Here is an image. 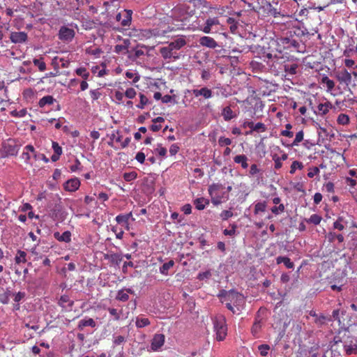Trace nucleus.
<instances>
[{
	"mask_svg": "<svg viewBox=\"0 0 357 357\" xmlns=\"http://www.w3.org/2000/svg\"><path fill=\"white\" fill-rule=\"evenodd\" d=\"M303 31L298 27H293L288 30L286 36L277 38H271L270 40V48L275 49L278 54L283 52L285 54L291 52H303L305 51V45L301 43L299 35Z\"/></svg>",
	"mask_w": 357,
	"mask_h": 357,
	"instance_id": "nucleus-1",
	"label": "nucleus"
},
{
	"mask_svg": "<svg viewBox=\"0 0 357 357\" xmlns=\"http://www.w3.org/2000/svg\"><path fill=\"white\" fill-rule=\"evenodd\" d=\"M354 69H357V65L355 66ZM352 76L357 78V71L349 72L347 69H342L335 73V77L339 84L343 85L344 89L348 90L351 93H352L351 88L356 86Z\"/></svg>",
	"mask_w": 357,
	"mask_h": 357,
	"instance_id": "nucleus-2",
	"label": "nucleus"
},
{
	"mask_svg": "<svg viewBox=\"0 0 357 357\" xmlns=\"http://www.w3.org/2000/svg\"><path fill=\"white\" fill-rule=\"evenodd\" d=\"M212 322L216 340L218 341L224 340L227 334V326L225 316L218 314L212 318Z\"/></svg>",
	"mask_w": 357,
	"mask_h": 357,
	"instance_id": "nucleus-3",
	"label": "nucleus"
},
{
	"mask_svg": "<svg viewBox=\"0 0 357 357\" xmlns=\"http://www.w3.org/2000/svg\"><path fill=\"white\" fill-rule=\"evenodd\" d=\"M225 301H226L225 305L227 308L234 314L236 313L234 307L237 308V310H239V307L243 305L245 303L243 295L235 291L226 292Z\"/></svg>",
	"mask_w": 357,
	"mask_h": 357,
	"instance_id": "nucleus-4",
	"label": "nucleus"
},
{
	"mask_svg": "<svg viewBox=\"0 0 357 357\" xmlns=\"http://www.w3.org/2000/svg\"><path fill=\"white\" fill-rule=\"evenodd\" d=\"M223 190L224 186L220 183H213L209 185L208 191L213 205L218 206L223 202V199H228L229 196L225 192H222V195H218V192Z\"/></svg>",
	"mask_w": 357,
	"mask_h": 357,
	"instance_id": "nucleus-5",
	"label": "nucleus"
},
{
	"mask_svg": "<svg viewBox=\"0 0 357 357\" xmlns=\"http://www.w3.org/2000/svg\"><path fill=\"white\" fill-rule=\"evenodd\" d=\"M299 9L296 0H286L281 3V13L283 19H292Z\"/></svg>",
	"mask_w": 357,
	"mask_h": 357,
	"instance_id": "nucleus-6",
	"label": "nucleus"
},
{
	"mask_svg": "<svg viewBox=\"0 0 357 357\" xmlns=\"http://www.w3.org/2000/svg\"><path fill=\"white\" fill-rule=\"evenodd\" d=\"M258 3L263 8H264L265 11L266 12L268 16H273L275 18H279L282 17L281 13V4L279 8L274 6L270 2H268L265 0H257Z\"/></svg>",
	"mask_w": 357,
	"mask_h": 357,
	"instance_id": "nucleus-7",
	"label": "nucleus"
},
{
	"mask_svg": "<svg viewBox=\"0 0 357 357\" xmlns=\"http://www.w3.org/2000/svg\"><path fill=\"white\" fill-rule=\"evenodd\" d=\"M75 36L74 29L68 28L66 26H61L58 33V38L64 43L71 42Z\"/></svg>",
	"mask_w": 357,
	"mask_h": 357,
	"instance_id": "nucleus-8",
	"label": "nucleus"
},
{
	"mask_svg": "<svg viewBox=\"0 0 357 357\" xmlns=\"http://www.w3.org/2000/svg\"><path fill=\"white\" fill-rule=\"evenodd\" d=\"M159 52L163 59L168 60L169 62L178 60L181 58V54L174 52L167 45L161 47L159 49Z\"/></svg>",
	"mask_w": 357,
	"mask_h": 357,
	"instance_id": "nucleus-9",
	"label": "nucleus"
},
{
	"mask_svg": "<svg viewBox=\"0 0 357 357\" xmlns=\"http://www.w3.org/2000/svg\"><path fill=\"white\" fill-rule=\"evenodd\" d=\"M132 10L125 9L116 15V20L120 22L121 26H128L132 21Z\"/></svg>",
	"mask_w": 357,
	"mask_h": 357,
	"instance_id": "nucleus-10",
	"label": "nucleus"
},
{
	"mask_svg": "<svg viewBox=\"0 0 357 357\" xmlns=\"http://www.w3.org/2000/svg\"><path fill=\"white\" fill-rule=\"evenodd\" d=\"M32 157L36 160L38 159L37 151H36L33 146L31 144H28L24 148L21 158L24 160L26 164H30V160Z\"/></svg>",
	"mask_w": 357,
	"mask_h": 357,
	"instance_id": "nucleus-11",
	"label": "nucleus"
},
{
	"mask_svg": "<svg viewBox=\"0 0 357 357\" xmlns=\"http://www.w3.org/2000/svg\"><path fill=\"white\" fill-rule=\"evenodd\" d=\"M3 148L6 156L17 155L19 151V146L11 139H9L7 142L3 143Z\"/></svg>",
	"mask_w": 357,
	"mask_h": 357,
	"instance_id": "nucleus-12",
	"label": "nucleus"
},
{
	"mask_svg": "<svg viewBox=\"0 0 357 357\" xmlns=\"http://www.w3.org/2000/svg\"><path fill=\"white\" fill-rule=\"evenodd\" d=\"M161 34L158 29H141L139 30L137 36L139 40H145L152 38L158 37Z\"/></svg>",
	"mask_w": 357,
	"mask_h": 357,
	"instance_id": "nucleus-13",
	"label": "nucleus"
},
{
	"mask_svg": "<svg viewBox=\"0 0 357 357\" xmlns=\"http://www.w3.org/2000/svg\"><path fill=\"white\" fill-rule=\"evenodd\" d=\"M165 337L162 333H156L151 340V348L153 351H158L165 343Z\"/></svg>",
	"mask_w": 357,
	"mask_h": 357,
	"instance_id": "nucleus-14",
	"label": "nucleus"
},
{
	"mask_svg": "<svg viewBox=\"0 0 357 357\" xmlns=\"http://www.w3.org/2000/svg\"><path fill=\"white\" fill-rule=\"evenodd\" d=\"M28 39V35L24 31H12L10 35V40L13 43H23Z\"/></svg>",
	"mask_w": 357,
	"mask_h": 357,
	"instance_id": "nucleus-15",
	"label": "nucleus"
},
{
	"mask_svg": "<svg viewBox=\"0 0 357 357\" xmlns=\"http://www.w3.org/2000/svg\"><path fill=\"white\" fill-rule=\"evenodd\" d=\"M195 97L202 96L204 99L207 100L213 97V91L208 87H202L201 89H195L192 91Z\"/></svg>",
	"mask_w": 357,
	"mask_h": 357,
	"instance_id": "nucleus-16",
	"label": "nucleus"
},
{
	"mask_svg": "<svg viewBox=\"0 0 357 357\" xmlns=\"http://www.w3.org/2000/svg\"><path fill=\"white\" fill-rule=\"evenodd\" d=\"M186 45V40L184 38H178L170 43H167V45L171 50L176 53Z\"/></svg>",
	"mask_w": 357,
	"mask_h": 357,
	"instance_id": "nucleus-17",
	"label": "nucleus"
},
{
	"mask_svg": "<svg viewBox=\"0 0 357 357\" xmlns=\"http://www.w3.org/2000/svg\"><path fill=\"white\" fill-rule=\"evenodd\" d=\"M58 304L61 306L63 310L70 311L74 305V301L70 300L67 295H63L60 297Z\"/></svg>",
	"mask_w": 357,
	"mask_h": 357,
	"instance_id": "nucleus-18",
	"label": "nucleus"
},
{
	"mask_svg": "<svg viewBox=\"0 0 357 357\" xmlns=\"http://www.w3.org/2000/svg\"><path fill=\"white\" fill-rule=\"evenodd\" d=\"M104 259L108 260L112 265L119 266L123 260V256L119 253L108 252L104 254Z\"/></svg>",
	"mask_w": 357,
	"mask_h": 357,
	"instance_id": "nucleus-19",
	"label": "nucleus"
},
{
	"mask_svg": "<svg viewBox=\"0 0 357 357\" xmlns=\"http://www.w3.org/2000/svg\"><path fill=\"white\" fill-rule=\"evenodd\" d=\"M79 186L80 181L77 178L69 179L63 184L64 189L68 192H75Z\"/></svg>",
	"mask_w": 357,
	"mask_h": 357,
	"instance_id": "nucleus-20",
	"label": "nucleus"
},
{
	"mask_svg": "<svg viewBox=\"0 0 357 357\" xmlns=\"http://www.w3.org/2000/svg\"><path fill=\"white\" fill-rule=\"evenodd\" d=\"M333 107V106L332 103L328 100H326L324 102H321L318 105L317 112H315V113L319 116H324L327 114L329 110Z\"/></svg>",
	"mask_w": 357,
	"mask_h": 357,
	"instance_id": "nucleus-21",
	"label": "nucleus"
},
{
	"mask_svg": "<svg viewBox=\"0 0 357 357\" xmlns=\"http://www.w3.org/2000/svg\"><path fill=\"white\" fill-rule=\"evenodd\" d=\"M199 44L202 46L214 49L218 46L216 41L211 37L202 36L199 39Z\"/></svg>",
	"mask_w": 357,
	"mask_h": 357,
	"instance_id": "nucleus-22",
	"label": "nucleus"
},
{
	"mask_svg": "<svg viewBox=\"0 0 357 357\" xmlns=\"http://www.w3.org/2000/svg\"><path fill=\"white\" fill-rule=\"evenodd\" d=\"M87 326L91 328H95L96 326V323L93 319L86 317L84 319H81L78 323L77 328L79 331H83V329Z\"/></svg>",
	"mask_w": 357,
	"mask_h": 357,
	"instance_id": "nucleus-23",
	"label": "nucleus"
},
{
	"mask_svg": "<svg viewBox=\"0 0 357 357\" xmlns=\"http://www.w3.org/2000/svg\"><path fill=\"white\" fill-rule=\"evenodd\" d=\"M321 83L326 87L327 92H332L334 90L335 84L333 79H331L327 75H323L321 79Z\"/></svg>",
	"mask_w": 357,
	"mask_h": 357,
	"instance_id": "nucleus-24",
	"label": "nucleus"
},
{
	"mask_svg": "<svg viewBox=\"0 0 357 357\" xmlns=\"http://www.w3.org/2000/svg\"><path fill=\"white\" fill-rule=\"evenodd\" d=\"M128 294H134V291L130 289H121L118 291L116 299L126 302L129 299Z\"/></svg>",
	"mask_w": 357,
	"mask_h": 357,
	"instance_id": "nucleus-25",
	"label": "nucleus"
},
{
	"mask_svg": "<svg viewBox=\"0 0 357 357\" xmlns=\"http://www.w3.org/2000/svg\"><path fill=\"white\" fill-rule=\"evenodd\" d=\"M355 54H357V45H354V42L350 43L343 52V55L347 58H351Z\"/></svg>",
	"mask_w": 357,
	"mask_h": 357,
	"instance_id": "nucleus-26",
	"label": "nucleus"
},
{
	"mask_svg": "<svg viewBox=\"0 0 357 357\" xmlns=\"http://www.w3.org/2000/svg\"><path fill=\"white\" fill-rule=\"evenodd\" d=\"M221 114L226 121H229L236 116V114L232 111L230 106L224 107L222 109Z\"/></svg>",
	"mask_w": 357,
	"mask_h": 357,
	"instance_id": "nucleus-27",
	"label": "nucleus"
},
{
	"mask_svg": "<svg viewBox=\"0 0 357 357\" xmlns=\"http://www.w3.org/2000/svg\"><path fill=\"white\" fill-rule=\"evenodd\" d=\"M52 149L54 153L51 156V160L53 162H56L62 154V148L57 142H52Z\"/></svg>",
	"mask_w": 357,
	"mask_h": 357,
	"instance_id": "nucleus-28",
	"label": "nucleus"
},
{
	"mask_svg": "<svg viewBox=\"0 0 357 357\" xmlns=\"http://www.w3.org/2000/svg\"><path fill=\"white\" fill-rule=\"evenodd\" d=\"M248 157L243 154L237 155L234 158V162L236 164L241 165L243 169H247L248 167Z\"/></svg>",
	"mask_w": 357,
	"mask_h": 357,
	"instance_id": "nucleus-29",
	"label": "nucleus"
},
{
	"mask_svg": "<svg viewBox=\"0 0 357 357\" xmlns=\"http://www.w3.org/2000/svg\"><path fill=\"white\" fill-rule=\"evenodd\" d=\"M54 102H56V100L52 96H45L39 100L38 106L40 107H44L45 105L54 104Z\"/></svg>",
	"mask_w": 357,
	"mask_h": 357,
	"instance_id": "nucleus-30",
	"label": "nucleus"
},
{
	"mask_svg": "<svg viewBox=\"0 0 357 357\" xmlns=\"http://www.w3.org/2000/svg\"><path fill=\"white\" fill-rule=\"evenodd\" d=\"M131 218H132V212H130V213H125V214L118 215L116 217L115 220L118 224L123 225L126 223L128 222L129 220Z\"/></svg>",
	"mask_w": 357,
	"mask_h": 357,
	"instance_id": "nucleus-31",
	"label": "nucleus"
},
{
	"mask_svg": "<svg viewBox=\"0 0 357 357\" xmlns=\"http://www.w3.org/2000/svg\"><path fill=\"white\" fill-rule=\"evenodd\" d=\"M283 263L287 268H293L294 264L291 261L290 258L287 257L279 256L276 258V264H280Z\"/></svg>",
	"mask_w": 357,
	"mask_h": 357,
	"instance_id": "nucleus-32",
	"label": "nucleus"
},
{
	"mask_svg": "<svg viewBox=\"0 0 357 357\" xmlns=\"http://www.w3.org/2000/svg\"><path fill=\"white\" fill-rule=\"evenodd\" d=\"M208 204V199L204 197L197 198L194 200V205L195 206V208L199 211L204 209L206 206Z\"/></svg>",
	"mask_w": 357,
	"mask_h": 357,
	"instance_id": "nucleus-33",
	"label": "nucleus"
},
{
	"mask_svg": "<svg viewBox=\"0 0 357 357\" xmlns=\"http://www.w3.org/2000/svg\"><path fill=\"white\" fill-rule=\"evenodd\" d=\"M130 42L128 39L123 40V43L121 45H116L114 47V52L117 54H126L128 50V45Z\"/></svg>",
	"mask_w": 357,
	"mask_h": 357,
	"instance_id": "nucleus-34",
	"label": "nucleus"
},
{
	"mask_svg": "<svg viewBox=\"0 0 357 357\" xmlns=\"http://www.w3.org/2000/svg\"><path fill=\"white\" fill-rule=\"evenodd\" d=\"M326 238L328 239V241L330 243L334 242L335 239H337L339 243H342L344 240V238L342 234H337L333 231H329L327 234V235L326 236Z\"/></svg>",
	"mask_w": 357,
	"mask_h": 357,
	"instance_id": "nucleus-35",
	"label": "nucleus"
},
{
	"mask_svg": "<svg viewBox=\"0 0 357 357\" xmlns=\"http://www.w3.org/2000/svg\"><path fill=\"white\" fill-rule=\"evenodd\" d=\"M54 237L59 241L69 243L71 241V233L69 231H66L60 235L59 232H56L54 234Z\"/></svg>",
	"mask_w": 357,
	"mask_h": 357,
	"instance_id": "nucleus-36",
	"label": "nucleus"
},
{
	"mask_svg": "<svg viewBox=\"0 0 357 357\" xmlns=\"http://www.w3.org/2000/svg\"><path fill=\"white\" fill-rule=\"evenodd\" d=\"M280 20H278L275 21V24H280L281 26H284V28L287 29L288 30H290L293 27V23L294 22V20L291 19H283L282 17H280Z\"/></svg>",
	"mask_w": 357,
	"mask_h": 357,
	"instance_id": "nucleus-37",
	"label": "nucleus"
},
{
	"mask_svg": "<svg viewBox=\"0 0 357 357\" xmlns=\"http://www.w3.org/2000/svg\"><path fill=\"white\" fill-rule=\"evenodd\" d=\"M152 121L153 122V124L150 127V129L153 131V132H158L159 131L162 126L160 124H157V123H162L165 121V119L162 116H158L155 119H153L152 120Z\"/></svg>",
	"mask_w": 357,
	"mask_h": 357,
	"instance_id": "nucleus-38",
	"label": "nucleus"
},
{
	"mask_svg": "<svg viewBox=\"0 0 357 357\" xmlns=\"http://www.w3.org/2000/svg\"><path fill=\"white\" fill-rule=\"evenodd\" d=\"M15 261L16 264H20L21 263L26 262V253L21 250H17V255L15 257Z\"/></svg>",
	"mask_w": 357,
	"mask_h": 357,
	"instance_id": "nucleus-39",
	"label": "nucleus"
},
{
	"mask_svg": "<svg viewBox=\"0 0 357 357\" xmlns=\"http://www.w3.org/2000/svg\"><path fill=\"white\" fill-rule=\"evenodd\" d=\"M298 66L297 63L284 65V72L288 75H294L297 73Z\"/></svg>",
	"mask_w": 357,
	"mask_h": 357,
	"instance_id": "nucleus-40",
	"label": "nucleus"
},
{
	"mask_svg": "<svg viewBox=\"0 0 357 357\" xmlns=\"http://www.w3.org/2000/svg\"><path fill=\"white\" fill-rule=\"evenodd\" d=\"M137 328H144L151 324V321L148 318L137 317L135 322Z\"/></svg>",
	"mask_w": 357,
	"mask_h": 357,
	"instance_id": "nucleus-41",
	"label": "nucleus"
},
{
	"mask_svg": "<svg viewBox=\"0 0 357 357\" xmlns=\"http://www.w3.org/2000/svg\"><path fill=\"white\" fill-rule=\"evenodd\" d=\"M266 206L267 204L266 202L265 201L256 203L255 205L254 213L257 215L259 213L264 212L266 211Z\"/></svg>",
	"mask_w": 357,
	"mask_h": 357,
	"instance_id": "nucleus-42",
	"label": "nucleus"
},
{
	"mask_svg": "<svg viewBox=\"0 0 357 357\" xmlns=\"http://www.w3.org/2000/svg\"><path fill=\"white\" fill-rule=\"evenodd\" d=\"M266 126L264 123L261 122H259L256 124L254 123L252 130L247 132L246 134H252L253 131H256L257 132H263L266 130Z\"/></svg>",
	"mask_w": 357,
	"mask_h": 357,
	"instance_id": "nucleus-43",
	"label": "nucleus"
},
{
	"mask_svg": "<svg viewBox=\"0 0 357 357\" xmlns=\"http://www.w3.org/2000/svg\"><path fill=\"white\" fill-rule=\"evenodd\" d=\"M174 265V261L173 260H169L168 262L163 264L162 266L160 268V273L165 275H167L169 269L173 267Z\"/></svg>",
	"mask_w": 357,
	"mask_h": 357,
	"instance_id": "nucleus-44",
	"label": "nucleus"
},
{
	"mask_svg": "<svg viewBox=\"0 0 357 357\" xmlns=\"http://www.w3.org/2000/svg\"><path fill=\"white\" fill-rule=\"evenodd\" d=\"M308 14V10L307 8H301L300 10L295 13L294 19L297 21H302L304 17H307Z\"/></svg>",
	"mask_w": 357,
	"mask_h": 357,
	"instance_id": "nucleus-45",
	"label": "nucleus"
},
{
	"mask_svg": "<svg viewBox=\"0 0 357 357\" xmlns=\"http://www.w3.org/2000/svg\"><path fill=\"white\" fill-rule=\"evenodd\" d=\"M111 142H108V144L112 146V142L115 141L116 142H121L122 135L120 134L119 130H114L110 136Z\"/></svg>",
	"mask_w": 357,
	"mask_h": 357,
	"instance_id": "nucleus-46",
	"label": "nucleus"
},
{
	"mask_svg": "<svg viewBox=\"0 0 357 357\" xmlns=\"http://www.w3.org/2000/svg\"><path fill=\"white\" fill-rule=\"evenodd\" d=\"M139 103L136 105L138 109H144L149 103L148 98L143 93H139Z\"/></svg>",
	"mask_w": 357,
	"mask_h": 357,
	"instance_id": "nucleus-47",
	"label": "nucleus"
},
{
	"mask_svg": "<svg viewBox=\"0 0 357 357\" xmlns=\"http://www.w3.org/2000/svg\"><path fill=\"white\" fill-rule=\"evenodd\" d=\"M75 73L78 75L82 77L84 79L87 80L90 73L89 71H87L86 68L81 67L78 68L75 70Z\"/></svg>",
	"mask_w": 357,
	"mask_h": 357,
	"instance_id": "nucleus-48",
	"label": "nucleus"
},
{
	"mask_svg": "<svg viewBox=\"0 0 357 357\" xmlns=\"http://www.w3.org/2000/svg\"><path fill=\"white\" fill-rule=\"evenodd\" d=\"M43 58H40V59H33V63L34 64V66H36L38 68V70L40 72H43L46 70V64L43 61Z\"/></svg>",
	"mask_w": 357,
	"mask_h": 357,
	"instance_id": "nucleus-49",
	"label": "nucleus"
},
{
	"mask_svg": "<svg viewBox=\"0 0 357 357\" xmlns=\"http://www.w3.org/2000/svg\"><path fill=\"white\" fill-rule=\"evenodd\" d=\"M303 167L304 166L301 162L295 160L291 165L289 173L291 174H294L297 169H302Z\"/></svg>",
	"mask_w": 357,
	"mask_h": 357,
	"instance_id": "nucleus-50",
	"label": "nucleus"
},
{
	"mask_svg": "<svg viewBox=\"0 0 357 357\" xmlns=\"http://www.w3.org/2000/svg\"><path fill=\"white\" fill-rule=\"evenodd\" d=\"M337 122L340 125H347L349 123V117L347 114L342 113L337 116Z\"/></svg>",
	"mask_w": 357,
	"mask_h": 357,
	"instance_id": "nucleus-51",
	"label": "nucleus"
},
{
	"mask_svg": "<svg viewBox=\"0 0 357 357\" xmlns=\"http://www.w3.org/2000/svg\"><path fill=\"white\" fill-rule=\"evenodd\" d=\"M258 351L260 353V355L262 357H266L268 354V351L270 350V346L267 344H260L257 347Z\"/></svg>",
	"mask_w": 357,
	"mask_h": 357,
	"instance_id": "nucleus-52",
	"label": "nucleus"
},
{
	"mask_svg": "<svg viewBox=\"0 0 357 357\" xmlns=\"http://www.w3.org/2000/svg\"><path fill=\"white\" fill-rule=\"evenodd\" d=\"M322 220V218L317 214H312L308 220H306L308 223H312L314 225H319Z\"/></svg>",
	"mask_w": 357,
	"mask_h": 357,
	"instance_id": "nucleus-53",
	"label": "nucleus"
},
{
	"mask_svg": "<svg viewBox=\"0 0 357 357\" xmlns=\"http://www.w3.org/2000/svg\"><path fill=\"white\" fill-rule=\"evenodd\" d=\"M344 350L347 355L356 354H357V345L356 344L345 345Z\"/></svg>",
	"mask_w": 357,
	"mask_h": 357,
	"instance_id": "nucleus-54",
	"label": "nucleus"
},
{
	"mask_svg": "<svg viewBox=\"0 0 357 357\" xmlns=\"http://www.w3.org/2000/svg\"><path fill=\"white\" fill-rule=\"evenodd\" d=\"M137 176L136 172H126L123 174V178L126 181L130 182L135 180Z\"/></svg>",
	"mask_w": 357,
	"mask_h": 357,
	"instance_id": "nucleus-55",
	"label": "nucleus"
},
{
	"mask_svg": "<svg viewBox=\"0 0 357 357\" xmlns=\"http://www.w3.org/2000/svg\"><path fill=\"white\" fill-rule=\"evenodd\" d=\"M126 76L128 79H132L133 83H137L140 79V76L137 73L131 71H127Z\"/></svg>",
	"mask_w": 357,
	"mask_h": 357,
	"instance_id": "nucleus-56",
	"label": "nucleus"
},
{
	"mask_svg": "<svg viewBox=\"0 0 357 357\" xmlns=\"http://www.w3.org/2000/svg\"><path fill=\"white\" fill-rule=\"evenodd\" d=\"M304 133L303 130H300L296 134L295 139L292 143V146H298V144L303 141Z\"/></svg>",
	"mask_w": 357,
	"mask_h": 357,
	"instance_id": "nucleus-57",
	"label": "nucleus"
},
{
	"mask_svg": "<svg viewBox=\"0 0 357 357\" xmlns=\"http://www.w3.org/2000/svg\"><path fill=\"white\" fill-rule=\"evenodd\" d=\"M231 142V139L227 137H220L218 139V144L221 147L225 146H229Z\"/></svg>",
	"mask_w": 357,
	"mask_h": 357,
	"instance_id": "nucleus-58",
	"label": "nucleus"
},
{
	"mask_svg": "<svg viewBox=\"0 0 357 357\" xmlns=\"http://www.w3.org/2000/svg\"><path fill=\"white\" fill-rule=\"evenodd\" d=\"M271 212L275 215H278L284 211V206L283 204H279V206H273L271 208Z\"/></svg>",
	"mask_w": 357,
	"mask_h": 357,
	"instance_id": "nucleus-59",
	"label": "nucleus"
},
{
	"mask_svg": "<svg viewBox=\"0 0 357 357\" xmlns=\"http://www.w3.org/2000/svg\"><path fill=\"white\" fill-rule=\"evenodd\" d=\"M327 320L330 321V319H327L324 315L319 314L314 319V322L319 326H322L326 324Z\"/></svg>",
	"mask_w": 357,
	"mask_h": 357,
	"instance_id": "nucleus-60",
	"label": "nucleus"
},
{
	"mask_svg": "<svg viewBox=\"0 0 357 357\" xmlns=\"http://www.w3.org/2000/svg\"><path fill=\"white\" fill-rule=\"evenodd\" d=\"M137 95V91L133 88H128L125 91V96L129 99L134 98Z\"/></svg>",
	"mask_w": 357,
	"mask_h": 357,
	"instance_id": "nucleus-61",
	"label": "nucleus"
},
{
	"mask_svg": "<svg viewBox=\"0 0 357 357\" xmlns=\"http://www.w3.org/2000/svg\"><path fill=\"white\" fill-rule=\"evenodd\" d=\"M220 215L222 220H227L233 216V213L230 210H224Z\"/></svg>",
	"mask_w": 357,
	"mask_h": 357,
	"instance_id": "nucleus-62",
	"label": "nucleus"
},
{
	"mask_svg": "<svg viewBox=\"0 0 357 357\" xmlns=\"http://www.w3.org/2000/svg\"><path fill=\"white\" fill-rule=\"evenodd\" d=\"M155 152L157 153L160 156L165 157L167 154V149L162 146L161 144H158V148L155 149Z\"/></svg>",
	"mask_w": 357,
	"mask_h": 357,
	"instance_id": "nucleus-63",
	"label": "nucleus"
},
{
	"mask_svg": "<svg viewBox=\"0 0 357 357\" xmlns=\"http://www.w3.org/2000/svg\"><path fill=\"white\" fill-rule=\"evenodd\" d=\"M320 172L319 167H313L309 169L307 176L309 178H313L314 176L318 175Z\"/></svg>",
	"mask_w": 357,
	"mask_h": 357,
	"instance_id": "nucleus-64",
	"label": "nucleus"
}]
</instances>
